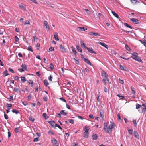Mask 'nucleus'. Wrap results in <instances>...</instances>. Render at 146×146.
<instances>
[{
  "instance_id": "052dcab7",
  "label": "nucleus",
  "mask_w": 146,
  "mask_h": 146,
  "mask_svg": "<svg viewBox=\"0 0 146 146\" xmlns=\"http://www.w3.org/2000/svg\"><path fill=\"white\" fill-rule=\"evenodd\" d=\"M43 100L45 101H47V96H43Z\"/></svg>"
},
{
  "instance_id": "a19ab883",
  "label": "nucleus",
  "mask_w": 146,
  "mask_h": 146,
  "mask_svg": "<svg viewBox=\"0 0 146 146\" xmlns=\"http://www.w3.org/2000/svg\"><path fill=\"white\" fill-rule=\"evenodd\" d=\"M117 96L119 97V98L121 99H125V97L123 96H121L120 95V94H117Z\"/></svg>"
},
{
  "instance_id": "774afa93",
  "label": "nucleus",
  "mask_w": 146,
  "mask_h": 146,
  "mask_svg": "<svg viewBox=\"0 0 146 146\" xmlns=\"http://www.w3.org/2000/svg\"><path fill=\"white\" fill-rule=\"evenodd\" d=\"M38 141V138H36L34 139L33 141L34 142H37Z\"/></svg>"
},
{
  "instance_id": "0eeeda50",
  "label": "nucleus",
  "mask_w": 146,
  "mask_h": 146,
  "mask_svg": "<svg viewBox=\"0 0 146 146\" xmlns=\"http://www.w3.org/2000/svg\"><path fill=\"white\" fill-rule=\"evenodd\" d=\"M141 108L142 109V112L145 113L146 111V105H145V104H143Z\"/></svg>"
},
{
  "instance_id": "bb28decb",
  "label": "nucleus",
  "mask_w": 146,
  "mask_h": 146,
  "mask_svg": "<svg viewBox=\"0 0 146 146\" xmlns=\"http://www.w3.org/2000/svg\"><path fill=\"white\" fill-rule=\"evenodd\" d=\"M105 78L103 79H102V82L105 85H106V80L107 79V77H105Z\"/></svg>"
},
{
  "instance_id": "9b49d317",
  "label": "nucleus",
  "mask_w": 146,
  "mask_h": 146,
  "mask_svg": "<svg viewBox=\"0 0 146 146\" xmlns=\"http://www.w3.org/2000/svg\"><path fill=\"white\" fill-rule=\"evenodd\" d=\"M44 25L46 27V29H48V30L50 29L49 25L48 24V22L46 21H44Z\"/></svg>"
},
{
  "instance_id": "393cba45",
  "label": "nucleus",
  "mask_w": 146,
  "mask_h": 146,
  "mask_svg": "<svg viewBox=\"0 0 146 146\" xmlns=\"http://www.w3.org/2000/svg\"><path fill=\"white\" fill-rule=\"evenodd\" d=\"M21 66L22 67V68L23 69H24V70H27V66L26 65L24 64H22V65H21Z\"/></svg>"
},
{
  "instance_id": "6e6d98bb",
  "label": "nucleus",
  "mask_w": 146,
  "mask_h": 146,
  "mask_svg": "<svg viewBox=\"0 0 146 146\" xmlns=\"http://www.w3.org/2000/svg\"><path fill=\"white\" fill-rule=\"evenodd\" d=\"M18 70L21 72H24V70L22 68H20L18 69Z\"/></svg>"
},
{
  "instance_id": "6e6552de",
  "label": "nucleus",
  "mask_w": 146,
  "mask_h": 146,
  "mask_svg": "<svg viewBox=\"0 0 146 146\" xmlns=\"http://www.w3.org/2000/svg\"><path fill=\"white\" fill-rule=\"evenodd\" d=\"M86 49H87L88 51L90 53H94L95 54H96V53L93 50V49L92 48H89L87 47L86 48Z\"/></svg>"
},
{
  "instance_id": "4468645a",
  "label": "nucleus",
  "mask_w": 146,
  "mask_h": 146,
  "mask_svg": "<svg viewBox=\"0 0 146 146\" xmlns=\"http://www.w3.org/2000/svg\"><path fill=\"white\" fill-rule=\"evenodd\" d=\"M98 44L104 47L107 49H108V46L105 43L101 42H99Z\"/></svg>"
},
{
  "instance_id": "f704fd0d",
  "label": "nucleus",
  "mask_w": 146,
  "mask_h": 146,
  "mask_svg": "<svg viewBox=\"0 0 146 146\" xmlns=\"http://www.w3.org/2000/svg\"><path fill=\"white\" fill-rule=\"evenodd\" d=\"M28 83L29 84H31V87H33V80H29L28 81Z\"/></svg>"
},
{
  "instance_id": "cd10ccee",
  "label": "nucleus",
  "mask_w": 146,
  "mask_h": 146,
  "mask_svg": "<svg viewBox=\"0 0 146 146\" xmlns=\"http://www.w3.org/2000/svg\"><path fill=\"white\" fill-rule=\"evenodd\" d=\"M42 116L43 117H44L45 119H47L49 118V117L45 113H43Z\"/></svg>"
},
{
  "instance_id": "a878e982",
  "label": "nucleus",
  "mask_w": 146,
  "mask_h": 146,
  "mask_svg": "<svg viewBox=\"0 0 146 146\" xmlns=\"http://www.w3.org/2000/svg\"><path fill=\"white\" fill-rule=\"evenodd\" d=\"M49 123L50 124V125L52 127H54V124H55V121H50L49 122Z\"/></svg>"
},
{
  "instance_id": "49530a36",
  "label": "nucleus",
  "mask_w": 146,
  "mask_h": 146,
  "mask_svg": "<svg viewBox=\"0 0 146 146\" xmlns=\"http://www.w3.org/2000/svg\"><path fill=\"white\" fill-rule=\"evenodd\" d=\"M19 127H19L16 128H15V131L16 133H19Z\"/></svg>"
},
{
  "instance_id": "de8ad7c7",
  "label": "nucleus",
  "mask_w": 146,
  "mask_h": 146,
  "mask_svg": "<svg viewBox=\"0 0 146 146\" xmlns=\"http://www.w3.org/2000/svg\"><path fill=\"white\" fill-rule=\"evenodd\" d=\"M33 40L35 42H37L38 40V38L36 36H33Z\"/></svg>"
},
{
  "instance_id": "37998d69",
  "label": "nucleus",
  "mask_w": 146,
  "mask_h": 146,
  "mask_svg": "<svg viewBox=\"0 0 146 146\" xmlns=\"http://www.w3.org/2000/svg\"><path fill=\"white\" fill-rule=\"evenodd\" d=\"M27 49L29 51H30L32 52H33V50L31 46H29L28 47Z\"/></svg>"
},
{
  "instance_id": "603ef678",
  "label": "nucleus",
  "mask_w": 146,
  "mask_h": 146,
  "mask_svg": "<svg viewBox=\"0 0 146 146\" xmlns=\"http://www.w3.org/2000/svg\"><path fill=\"white\" fill-rule=\"evenodd\" d=\"M9 71L10 72H11L12 73H15V72L11 68H9Z\"/></svg>"
},
{
  "instance_id": "5fc2aeb1",
  "label": "nucleus",
  "mask_w": 146,
  "mask_h": 146,
  "mask_svg": "<svg viewBox=\"0 0 146 146\" xmlns=\"http://www.w3.org/2000/svg\"><path fill=\"white\" fill-rule=\"evenodd\" d=\"M133 122L134 125L136 127L137 125V123L136 122V120H133Z\"/></svg>"
},
{
  "instance_id": "7ed1b4c3",
  "label": "nucleus",
  "mask_w": 146,
  "mask_h": 146,
  "mask_svg": "<svg viewBox=\"0 0 146 146\" xmlns=\"http://www.w3.org/2000/svg\"><path fill=\"white\" fill-rule=\"evenodd\" d=\"M81 58L83 61H84L85 62L87 63L88 64L91 66L92 65V64L90 61L88 59L85 58L84 57V56L82 54H81Z\"/></svg>"
},
{
  "instance_id": "9d476101",
  "label": "nucleus",
  "mask_w": 146,
  "mask_h": 146,
  "mask_svg": "<svg viewBox=\"0 0 146 146\" xmlns=\"http://www.w3.org/2000/svg\"><path fill=\"white\" fill-rule=\"evenodd\" d=\"M100 117L102 119V120H104V111L102 110H100Z\"/></svg>"
},
{
  "instance_id": "c9c22d12",
  "label": "nucleus",
  "mask_w": 146,
  "mask_h": 146,
  "mask_svg": "<svg viewBox=\"0 0 146 146\" xmlns=\"http://www.w3.org/2000/svg\"><path fill=\"white\" fill-rule=\"evenodd\" d=\"M13 91H14L15 92H17V93H18L19 91L20 92V90H19V88H16V87H15L14 88Z\"/></svg>"
},
{
  "instance_id": "79ce46f5",
  "label": "nucleus",
  "mask_w": 146,
  "mask_h": 146,
  "mask_svg": "<svg viewBox=\"0 0 146 146\" xmlns=\"http://www.w3.org/2000/svg\"><path fill=\"white\" fill-rule=\"evenodd\" d=\"M125 48L128 51H130L131 50L130 47L127 44L125 45Z\"/></svg>"
},
{
  "instance_id": "72a5a7b5",
  "label": "nucleus",
  "mask_w": 146,
  "mask_h": 146,
  "mask_svg": "<svg viewBox=\"0 0 146 146\" xmlns=\"http://www.w3.org/2000/svg\"><path fill=\"white\" fill-rule=\"evenodd\" d=\"M71 48L72 49V51L74 53V54L75 55H76L77 52L76 50H75V48L72 46L71 47Z\"/></svg>"
},
{
  "instance_id": "f3484780",
  "label": "nucleus",
  "mask_w": 146,
  "mask_h": 146,
  "mask_svg": "<svg viewBox=\"0 0 146 146\" xmlns=\"http://www.w3.org/2000/svg\"><path fill=\"white\" fill-rule=\"evenodd\" d=\"M101 76H104L105 77H108V76L107 75L106 73L104 70H102L101 72Z\"/></svg>"
},
{
  "instance_id": "3c124183",
  "label": "nucleus",
  "mask_w": 146,
  "mask_h": 146,
  "mask_svg": "<svg viewBox=\"0 0 146 146\" xmlns=\"http://www.w3.org/2000/svg\"><path fill=\"white\" fill-rule=\"evenodd\" d=\"M132 3H133L134 4L136 3H139V2L137 1V0H132L131 1Z\"/></svg>"
},
{
  "instance_id": "0e129e2a",
  "label": "nucleus",
  "mask_w": 146,
  "mask_h": 146,
  "mask_svg": "<svg viewBox=\"0 0 146 146\" xmlns=\"http://www.w3.org/2000/svg\"><path fill=\"white\" fill-rule=\"evenodd\" d=\"M8 99H9V101H11V100H13V96L12 95L10 96V98H8Z\"/></svg>"
},
{
  "instance_id": "5701e85b",
  "label": "nucleus",
  "mask_w": 146,
  "mask_h": 146,
  "mask_svg": "<svg viewBox=\"0 0 146 146\" xmlns=\"http://www.w3.org/2000/svg\"><path fill=\"white\" fill-rule=\"evenodd\" d=\"M52 143L53 144H54L55 145H56V144H57V143H57V141L56 139H55L54 138L53 139H52Z\"/></svg>"
},
{
  "instance_id": "a211bd4d",
  "label": "nucleus",
  "mask_w": 146,
  "mask_h": 146,
  "mask_svg": "<svg viewBox=\"0 0 146 146\" xmlns=\"http://www.w3.org/2000/svg\"><path fill=\"white\" fill-rule=\"evenodd\" d=\"M88 132H84V135L83 136L85 138H88Z\"/></svg>"
},
{
  "instance_id": "6ab92c4d",
  "label": "nucleus",
  "mask_w": 146,
  "mask_h": 146,
  "mask_svg": "<svg viewBox=\"0 0 146 146\" xmlns=\"http://www.w3.org/2000/svg\"><path fill=\"white\" fill-rule=\"evenodd\" d=\"M131 89L132 93L134 95H135V89L133 87L131 86Z\"/></svg>"
},
{
  "instance_id": "13d9d810",
  "label": "nucleus",
  "mask_w": 146,
  "mask_h": 146,
  "mask_svg": "<svg viewBox=\"0 0 146 146\" xmlns=\"http://www.w3.org/2000/svg\"><path fill=\"white\" fill-rule=\"evenodd\" d=\"M69 122L73 124L74 123V120L72 119H70L69 120Z\"/></svg>"
},
{
  "instance_id": "473e14b6",
  "label": "nucleus",
  "mask_w": 146,
  "mask_h": 146,
  "mask_svg": "<svg viewBox=\"0 0 146 146\" xmlns=\"http://www.w3.org/2000/svg\"><path fill=\"white\" fill-rule=\"evenodd\" d=\"M79 30L80 31H85L87 29V28L84 27H80L79 28Z\"/></svg>"
},
{
  "instance_id": "f03ea898",
  "label": "nucleus",
  "mask_w": 146,
  "mask_h": 146,
  "mask_svg": "<svg viewBox=\"0 0 146 146\" xmlns=\"http://www.w3.org/2000/svg\"><path fill=\"white\" fill-rule=\"evenodd\" d=\"M131 54H132L131 57L133 59H134L136 61L137 59H138V58H139V57L138 56V54L136 52H133L131 53Z\"/></svg>"
},
{
  "instance_id": "a18cd8bd",
  "label": "nucleus",
  "mask_w": 146,
  "mask_h": 146,
  "mask_svg": "<svg viewBox=\"0 0 146 146\" xmlns=\"http://www.w3.org/2000/svg\"><path fill=\"white\" fill-rule=\"evenodd\" d=\"M50 68L52 70H53L54 69V66H53V64L51 63L50 65Z\"/></svg>"
},
{
  "instance_id": "8fccbe9b",
  "label": "nucleus",
  "mask_w": 146,
  "mask_h": 146,
  "mask_svg": "<svg viewBox=\"0 0 146 146\" xmlns=\"http://www.w3.org/2000/svg\"><path fill=\"white\" fill-rule=\"evenodd\" d=\"M55 126L58 127L61 130H62V128L59 125H58L57 124H55Z\"/></svg>"
},
{
  "instance_id": "ea45409f",
  "label": "nucleus",
  "mask_w": 146,
  "mask_h": 146,
  "mask_svg": "<svg viewBox=\"0 0 146 146\" xmlns=\"http://www.w3.org/2000/svg\"><path fill=\"white\" fill-rule=\"evenodd\" d=\"M124 25L127 27L131 29H132L133 28L130 25H129L127 23H125L124 24Z\"/></svg>"
},
{
  "instance_id": "e433bc0d",
  "label": "nucleus",
  "mask_w": 146,
  "mask_h": 146,
  "mask_svg": "<svg viewBox=\"0 0 146 146\" xmlns=\"http://www.w3.org/2000/svg\"><path fill=\"white\" fill-rule=\"evenodd\" d=\"M80 43H81V46L82 47L84 46V48L85 49H86V48H87V47H86L85 46V43L84 42H83L81 41L80 42Z\"/></svg>"
},
{
  "instance_id": "338daca9",
  "label": "nucleus",
  "mask_w": 146,
  "mask_h": 146,
  "mask_svg": "<svg viewBox=\"0 0 146 146\" xmlns=\"http://www.w3.org/2000/svg\"><path fill=\"white\" fill-rule=\"evenodd\" d=\"M7 108H9V107H12V105L11 104H9L7 103Z\"/></svg>"
},
{
  "instance_id": "4be33fe9",
  "label": "nucleus",
  "mask_w": 146,
  "mask_h": 146,
  "mask_svg": "<svg viewBox=\"0 0 146 146\" xmlns=\"http://www.w3.org/2000/svg\"><path fill=\"white\" fill-rule=\"evenodd\" d=\"M111 12L113 14V15L115 16L118 19L119 18V17L118 14L117 13H116L114 11H112Z\"/></svg>"
},
{
  "instance_id": "423d86ee",
  "label": "nucleus",
  "mask_w": 146,
  "mask_h": 146,
  "mask_svg": "<svg viewBox=\"0 0 146 146\" xmlns=\"http://www.w3.org/2000/svg\"><path fill=\"white\" fill-rule=\"evenodd\" d=\"M119 68L120 69L123 71H128V69L125 66H123L120 64L119 65Z\"/></svg>"
},
{
  "instance_id": "58836bf2",
  "label": "nucleus",
  "mask_w": 146,
  "mask_h": 146,
  "mask_svg": "<svg viewBox=\"0 0 146 146\" xmlns=\"http://www.w3.org/2000/svg\"><path fill=\"white\" fill-rule=\"evenodd\" d=\"M12 111L13 113H15L16 114H18L19 113L18 111L16 110L15 109H13L12 110Z\"/></svg>"
},
{
  "instance_id": "864d4df0",
  "label": "nucleus",
  "mask_w": 146,
  "mask_h": 146,
  "mask_svg": "<svg viewBox=\"0 0 146 146\" xmlns=\"http://www.w3.org/2000/svg\"><path fill=\"white\" fill-rule=\"evenodd\" d=\"M60 99L62 101L65 102H66L65 99L63 97H60Z\"/></svg>"
},
{
  "instance_id": "7c9ffc66",
  "label": "nucleus",
  "mask_w": 146,
  "mask_h": 146,
  "mask_svg": "<svg viewBox=\"0 0 146 146\" xmlns=\"http://www.w3.org/2000/svg\"><path fill=\"white\" fill-rule=\"evenodd\" d=\"M98 138V136L96 134L93 135L92 136V139L94 140H96Z\"/></svg>"
},
{
  "instance_id": "c85d7f7f",
  "label": "nucleus",
  "mask_w": 146,
  "mask_h": 146,
  "mask_svg": "<svg viewBox=\"0 0 146 146\" xmlns=\"http://www.w3.org/2000/svg\"><path fill=\"white\" fill-rule=\"evenodd\" d=\"M44 85L46 87L49 84L47 80L46 79L44 81Z\"/></svg>"
},
{
  "instance_id": "69168bd1",
  "label": "nucleus",
  "mask_w": 146,
  "mask_h": 146,
  "mask_svg": "<svg viewBox=\"0 0 146 146\" xmlns=\"http://www.w3.org/2000/svg\"><path fill=\"white\" fill-rule=\"evenodd\" d=\"M118 119L119 120V121L121 122V117L120 115L118 114L117 115Z\"/></svg>"
},
{
  "instance_id": "b1692460",
  "label": "nucleus",
  "mask_w": 146,
  "mask_h": 146,
  "mask_svg": "<svg viewBox=\"0 0 146 146\" xmlns=\"http://www.w3.org/2000/svg\"><path fill=\"white\" fill-rule=\"evenodd\" d=\"M28 119L30 121H31L32 122H33L35 120V119L33 117H32L31 116H30L29 117Z\"/></svg>"
},
{
  "instance_id": "f8f14e48",
  "label": "nucleus",
  "mask_w": 146,
  "mask_h": 146,
  "mask_svg": "<svg viewBox=\"0 0 146 146\" xmlns=\"http://www.w3.org/2000/svg\"><path fill=\"white\" fill-rule=\"evenodd\" d=\"M134 136L135 137L137 138L138 139H139V136L138 133L136 131H134Z\"/></svg>"
},
{
  "instance_id": "4c0bfd02",
  "label": "nucleus",
  "mask_w": 146,
  "mask_h": 146,
  "mask_svg": "<svg viewBox=\"0 0 146 146\" xmlns=\"http://www.w3.org/2000/svg\"><path fill=\"white\" fill-rule=\"evenodd\" d=\"M8 71L7 70H6L3 72V73L4 74V76H8L9 75V74L7 73Z\"/></svg>"
},
{
  "instance_id": "4d7b16f0",
  "label": "nucleus",
  "mask_w": 146,
  "mask_h": 146,
  "mask_svg": "<svg viewBox=\"0 0 146 146\" xmlns=\"http://www.w3.org/2000/svg\"><path fill=\"white\" fill-rule=\"evenodd\" d=\"M129 133L130 134H132L133 133V130L132 129H127Z\"/></svg>"
},
{
  "instance_id": "412c9836",
  "label": "nucleus",
  "mask_w": 146,
  "mask_h": 146,
  "mask_svg": "<svg viewBox=\"0 0 146 146\" xmlns=\"http://www.w3.org/2000/svg\"><path fill=\"white\" fill-rule=\"evenodd\" d=\"M65 111L64 110H62L60 111V113L64 115H66L67 114V113L65 112Z\"/></svg>"
},
{
  "instance_id": "1a4fd4ad",
  "label": "nucleus",
  "mask_w": 146,
  "mask_h": 146,
  "mask_svg": "<svg viewBox=\"0 0 146 146\" xmlns=\"http://www.w3.org/2000/svg\"><path fill=\"white\" fill-rule=\"evenodd\" d=\"M59 47L60 48L62 52L64 53L66 52L65 49L64 47L63 46L62 44L60 45Z\"/></svg>"
},
{
  "instance_id": "680f3d73",
  "label": "nucleus",
  "mask_w": 146,
  "mask_h": 146,
  "mask_svg": "<svg viewBox=\"0 0 146 146\" xmlns=\"http://www.w3.org/2000/svg\"><path fill=\"white\" fill-rule=\"evenodd\" d=\"M4 118L6 120H7L8 118V116L6 115L5 113H4Z\"/></svg>"
},
{
  "instance_id": "09e8293b",
  "label": "nucleus",
  "mask_w": 146,
  "mask_h": 146,
  "mask_svg": "<svg viewBox=\"0 0 146 146\" xmlns=\"http://www.w3.org/2000/svg\"><path fill=\"white\" fill-rule=\"evenodd\" d=\"M119 83L123 84H124V81L123 80H121L120 78H119Z\"/></svg>"
},
{
  "instance_id": "bf43d9fd",
  "label": "nucleus",
  "mask_w": 146,
  "mask_h": 146,
  "mask_svg": "<svg viewBox=\"0 0 146 146\" xmlns=\"http://www.w3.org/2000/svg\"><path fill=\"white\" fill-rule=\"evenodd\" d=\"M15 41L16 42H17L19 40V38L16 36H15Z\"/></svg>"
},
{
  "instance_id": "aec40b11",
  "label": "nucleus",
  "mask_w": 146,
  "mask_h": 146,
  "mask_svg": "<svg viewBox=\"0 0 146 146\" xmlns=\"http://www.w3.org/2000/svg\"><path fill=\"white\" fill-rule=\"evenodd\" d=\"M141 42L146 47V40L144 39L143 41L140 40Z\"/></svg>"
},
{
  "instance_id": "2eb2a0df",
  "label": "nucleus",
  "mask_w": 146,
  "mask_h": 146,
  "mask_svg": "<svg viewBox=\"0 0 146 146\" xmlns=\"http://www.w3.org/2000/svg\"><path fill=\"white\" fill-rule=\"evenodd\" d=\"M58 34L57 32L54 33V37L55 39L57 41H59V39L58 38Z\"/></svg>"
},
{
  "instance_id": "39448f33",
  "label": "nucleus",
  "mask_w": 146,
  "mask_h": 146,
  "mask_svg": "<svg viewBox=\"0 0 146 146\" xmlns=\"http://www.w3.org/2000/svg\"><path fill=\"white\" fill-rule=\"evenodd\" d=\"M108 123H104V127L103 129L104 130L105 132H106V133H108Z\"/></svg>"
},
{
  "instance_id": "e2e57ef3",
  "label": "nucleus",
  "mask_w": 146,
  "mask_h": 146,
  "mask_svg": "<svg viewBox=\"0 0 146 146\" xmlns=\"http://www.w3.org/2000/svg\"><path fill=\"white\" fill-rule=\"evenodd\" d=\"M52 77L51 75H50L49 77L48 78V79L50 81H51L52 80Z\"/></svg>"
},
{
  "instance_id": "c756f323",
  "label": "nucleus",
  "mask_w": 146,
  "mask_h": 146,
  "mask_svg": "<svg viewBox=\"0 0 146 146\" xmlns=\"http://www.w3.org/2000/svg\"><path fill=\"white\" fill-rule=\"evenodd\" d=\"M21 81L23 82L24 83L26 81V78L24 76H21Z\"/></svg>"
},
{
  "instance_id": "f257e3e1",
  "label": "nucleus",
  "mask_w": 146,
  "mask_h": 146,
  "mask_svg": "<svg viewBox=\"0 0 146 146\" xmlns=\"http://www.w3.org/2000/svg\"><path fill=\"white\" fill-rule=\"evenodd\" d=\"M115 126L114 123L113 122V120L110 121V124L108 127V133H110L112 132V130L114 128Z\"/></svg>"
},
{
  "instance_id": "20e7f679",
  "label": "nucleus",
  "mask_w": 146,
  "mask_h": 146,
  "mask_svg": "<svg viewBox=\"0 0 146 146\" xmlns=\"http://www.w3.org/2000/svg\"><path fill=\"white\" fill-rule=\"evenodd\" d=\"M130 20L135 24H139L140 23V21L136 19L131 18Z\"/></svg>"
},
{
  "instance_id": "c03bdc74",
  "label": "nucleus",
  "mask_w": 146,
  "mask_h": 146,
  "mask_svg": "<svg viewBox=\"0 0 146 146\" xmlns=\"http://www.w3.org/2000/svg\"><path fill=\"white\" fill-rule=\"evenodd\" d=\"M141 107V105L139 104H136V108L137 109H138Z\"/></svg>"
},
{
  "instance_id": "dca6fc26",
  "label": "nucleus",
  "mask_w": 146,
  "mask_h": 146,
  "mask_svg": "<svg viewBox=\"0 0 146 146\" xmlns=\"http://www.w3.org/2000/svg\"><path fill=\"white\" fill-rule=\"evenodd\" d=\"M89 34L90 35L93 36H95L98 35V34L97 33L90 32L89 33Z\"/></svg>"
},
{
  "instance_id": "ddd939ff",
  "label": "nucleus",
  "mask_w": 146,
  "mask_h": 146,
  "mask_svg": "<svg viewBox=\"0 0 146 146\" xmlns=\"http://www.w3.org/2000/svg\"><path fill=\"white\" fill-rule=\"evenodd\" d=\"M90 129V128L89 126H85L83 128V130L84 132H88V131Z\"/></svg>"
},
{
  "instance_id": "2f4dec72",
  "label": "nucleus",
  "mask_w": 146,
  "mask_h": 146,
  "mask_svg": "<svg viewBox=\"0 0 146 146\" xmlns=\"http://www.w3.org/2000/svg\"><path fill=\"white\" fill-rule=\"evenodd\" d=\"M76 48L77 49V50L80 52H82V49L80 48L79 46H78L77 45L76 46Z\"/></svg>"
}]
</instances>
